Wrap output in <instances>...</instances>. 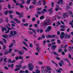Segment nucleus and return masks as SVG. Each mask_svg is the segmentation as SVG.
<instances>
[{
    "instance_id": "nucleus-51",
    "label": "nucleus",
    "mask_w": 73,
    "mask_h": 73,
    "mask_svg": "<svg viewBox=\"0 0 73 73\" xmlns=\"http://www.w3.org/2000/svg\"><path fill=\"white\" fill-rule=\"evenodd\" d=\"M5 48H6V46L5 45H3V49H5Z\"/></svg>"
},
{
    "instance_id": "nucleus-33",
    "label": "nucleus",
    "mask_w": 73,
    "mask_h": 73,
    "mask_svg": "<svg viewBox=\"0 0 73 73\" xmlns=\"http://www.w3.org/2000/svg\"><path fill=\"white\" fill-rule=\"evenodd\" d=\"M18 58L19 59H23V58L20 55L19 56V57H18Z\"/></svg>"
},
{
    "instance_id": "nucleus-9",
    "label": "nucleus",
    "mask_w": 73,
    "mask_h": 73,
    "mask_svg": "<svg viewBox=\"0 0 73 73\" xmlns=\"http://www.w3.org/2000/svg\"><path fill=\"white\" fill-rule=\"evenodd\" d=\"M14 20L16 23H18V24H20V23H21V21L19 20L17 18H15Z\"/></svg>"
},
{
    "instance_id": "nucleus-35",
    "label": "nucleus",
    "mask_w": 73,
    "mask_h": 73,
    "mask_svg": "<svg viewBox=\"0 0 73 73\" xmlns=\"http://www.w3.org/2000/svg\"><path fill=\"white\" fill-rule=\"evenodd\" d=\"M42 37L40 36L38 37V40H42Z\"/></svg>"
},
{
    "instance_id": "nucleus-63",
    "label": "nucleus",
    "mask_w": 73,
    "mask_h": 73,
    "mask_svg": "<svg viewBox=\"0 0 73 73\" xmlns=\"http://www.w3.org/2000/svg\"><path fill=\"white\" fill-rule=\"evenodd\" d=\"M8 11H5V15H7V14H8Z\"/></svg>"
},
{
    "instance_id": "nucleus-30",
    "label": "nucleus",
    "mask_w": 73,
    "mask_h": 73,
    "mask_svg": "<svg viewBox=\"0 0 73 73\" xmlns=\"http://www.w3.org/2000/svg\"><path fill=\"white\" fill-rule=\"evenodd\" d=\"M60 28H62L63 29H64V28L65 27V25H61L60 26Z\"/></svg>"
},
{
    "instance_id": "nucleus-27",
    "label": "nucleus",
    "mask_w": 73,
    "mask_h": 73,
    "mask_svg": "<svg viewBox=\"0 0 73 73\" xmlns=\"http://www.w3.org/2000/svg\"><path fill=\"white\" fill-rule=\"evenodd\" d=\"M23 25L25 27H27V26H28L29 25L28 23H26L24 24H23Z\"/></svg>"
},
{
    "instance_id": "nucleus-52",
    "label": "nucleus",
    "mask_w": 73,
    "mask_h": 73,
    "mask_svg": "<svg viewBox=\"0 0 73 73\" xmlns=\"http://www.w3.org/2000/svg\"><path fill=\"white\" fill-rule=\"evenodd\" d=\"M34 27H36V28H37L38 27V25L36 24H34Z\"/></svg>"
},
{
    "instance_id": "nucleus-2",
    "label": "nucleus",
    "mask_w": 73,
    "mask_h": 73,
    "mask_svg": "<svg viewBox=\"0 0 73 73\" xmlns=\"http://www.w3.org/2000/svg\"><path fill=\"white\" fill-rule=\"evenodd\" d=\"M50 21V20H48L46 21H44L43 23V24H42V27H46L48 26V25H49V22Z\"/></svg>"
},
{
    "instance_id": "nucleus-36",
    "label": "nucleus",
    "mask_w": 73,
    "mask_h": 73,
    "mask_svg": "<svg viewBox=\"0 0 73 73\" xmlns=\"http://www.w3.org/2000/svg\"><path fill=\"white\" fill-rule=\"evenodd\" d=\"M16 13L17 15H21V14L19 13V12L16 11Z\"/></svg>"
},
{
    "instance_id": "nucleus-12",
    "label": "nucleus",
    "mask_w": 73,
    "mask_h": 73,
    "mask_svg": "<svg viewBox=\"0 0 73 73\" xmlns=\"http://www.w3.org/2000/svg\"><path fill=\"white\" fill-rule=\"evenodd\" d=\"M28 29L29 30H31V31H33V32H34V33L36 34V30H35L33 29H31V28H29Z\"/></svg>"
},
{
    "instance_id": "nucleus-47",
    "label": "nucleus",
    "mask_w": 73,
    "mask_h": 73,
    "mask_svg": "<svg viewBox=\"0 0 73 73\" xmlns=\"http://www.w3.org/2000/svg\"><path fill=\"white\" fill-rule=\"evenodd\" d=\"M64 50L65 52V53H66L67 52V49L66 48H64Z\"/></svg>"
},
{
    "instance_id": "nucleus-37",
    "label": "nucleus",
    "mask_w": 73,
    "mask_h": 73,
    "mask_svg": "<svg viewBox=\"0 0 73 73\" xmlns=\"http://www.w3.org/2000/svg\"><path fill=\"white\" fill-rule=\"evenodd\" d=\"M68 33H66L65 35V38H66L68 37Z\"/></svg>"
},
{
    "instance_id": "nucleus-49",
    "label": "nucleus",
    "mask_w": 73,
    "mask_h": 73,
    "mask_svg": "<svg viewBox=\"0 0 73 73\" xmlns=\"http://www.w3.org/2000/svg\"><path fill=\"white\" fill-rule=\"evenodd\" d=\"M58 52L59 53H60V52H62V50L60 48L58 50Z\"/></svg>"
},
{
    "instance_id": "nucleus-23",
    "label": "nucleus",
    "mask_w": 73,
    "mask_h": 73,
    "mask_svg": "<svg viewBox=\"0 0 73 73\" xmlns=\"http://www.w3.org/2000/svg\"><path fill=\"white\" fill-rule=\"evenodd\" d=\"M35 73H40V71L38 70H36L35 71Z\"/></svg>"
},
{
    "instance_id": "nucleus-4",
    "label": "nucleus",
    "mask_w": 73,
    "mask_h": 73,
    "mask_svg": "<svg viewBox=\"0 0 73 73\" xmlns=\"http://www.w3.org/2000/svg\"><path fill=\"white\" fill-rule=\"evenodd\" d=\"M46 37L47 38H54L55 37V35H53L52 36L51 35H45Z\"/></svg>"
},
{
    "instance_id": "nucleus-16",
    "label": "nucleus",
    "mask_w": 73,
    "mask_h": 73,
    "mask_svg": "<svg viewBox=\"0 0 73 73\" xmlns=\"http://www.w3.org/2000/svg\"><path fill=\"white\" fill-rule=\"evenodd\" d=\"M17 52L19 54H20L21 55L23 54V53L21 51H18Z\"/></svg>"
},
{
    "instance_id": "nucleus-3",
    "label": "nucleus",
    "mask_w": 73,
    "mask_h": 73,
    "mask_svg": "<svg viewBox=\"0 0 73 73\" xmlns=\"http://www.w3.org/2000/svg\"><path fill=\"white\" fill-rule=\"evenodd\" d=\"M28 67L29 68V70L31 71L32 70H33V67H34V66L31 63H30L29 64Z\"/></svg>"
},
{
    "instance_id": "nucleus-8",
    "label": "nucleus",
    "mask_w": 73,
    "mask_h": 73,
    "mask_svg": "<svg viewBox=\"0 0 73 73\" xmlns=\"http://www.w3.org/2000/svg\"><path fill=\"white\" fill-rule=\"evenodd\" d=\"M57 48V46L55 45H53L51 47L52 49H53V50L54 51L55 50V49Z\"/></svg>"
},
{
    "instance_id": "nucleus-7",
    "label": "nucleus",
    "mask_w": 73,
    "mask_h": 73,
    "mask_svg": "<svg viewBox=\"0 0 73 73\" xmlns=\"http://www.w3.org/2000/svg\"><path fill=\"white\" fill-rule=\"evenodd\" d=\"M65 36V33L63 32H62L60 36V38L61 39L64 38Z\"/></svg>"
},
{
    "instance_id": "nucleus-59",
    "label": "nucleus",
    "mask_w": 73,
    "mask_h": 73,
    "mask_svg": "<svg viewBox=\"0 0 73 73\" xmlns=\"http://www.w3.org/2000/svg\"><path fill=\"white\" fill-rule=\"evenodd\" d=\"M43 11L45 12H47V10L45 9H43Z\"/></svg>"
},
{
    "instance_id": "nucleus-10",
    "label": "nucleus",
    "mask_w": 73,
    "mask_h": 73,
    "mask_svg": "<svg viewBox=\"0 0 73 73\" xmlns=\"http://www.w3.org/2000/svg\"><path fill=\"white\" fill-rule=\"evenodd\" d=\"M36 51H37L38 53H40V51L41 50V48H40V46H38L36 48Z\"/></svg>"
},
{
    "instance_id": "nucleus-28",
    "label": "nucleus",
    "mask_w": 73,
    "mask_h": 73,
    "mask_svg": "<svg viewBox=\"0 0 73 73\" xmlns=\"http://www.w3.org/2000/svg\"><path fill=\"white\" fill-rule=\"evenodd\" d=\"M64 61H65V60H66V61H67V62H69V59L67 58H66L65 59H64Z\"/></svg>"
},
{
    "instance_id": "nucleus-5",
    "label": "nucleus",
    "mask_w": 73,
    "mask_h": 73,
    "mask_svg": "<svg viewBox=\"0 0 73 73\" xmlns=\"http://www.w3.org/2000/svg\"><path fill=\"white\" fill-rule=\"evenodd\" d=\"M16 67L17 68H16L14 70L15 72H16L17 71H18V70H20V68H22V66L21 65H17L16 66Z\"/></svg>"
},
{
    "instance_id": "nucleus-15",
    "label": "nucleus",
    "mask_w": 73,
    "mask_h": 73,
    "mask_svg": "<svg viewBox=\"0 0 73 73\" xmlns=\"http://www.w3.org/2000/svg\"><path fill=\"white\" fill-rule=\"evenodd\" d=\"M2 32H4V31L5 30V31H7V29L5 27H2Z\"/></svg>"
},
{
    "instance_id": "nucleus-43",
    "label": "nucleus",
    "mask_w": 73,
    "mask_h": 73,
    "mask_svg": "<svg viewBox=\"0 0 73 73\" xmlns=\"http://www.w3.org/2000/svg\"><path fill=\"white\" fill-rule=\"evenodd\" d=\"M29 46L30 48H32V47H33V44H32L30 43V44Z\"/></svg>"
},
{
    "instance_id": "nucleus-26",
    "label": "nucleus",
    "mask_w": 73,
    "mask_h": 73,
    "mask_svg": "<svg viewBox=\"0 0 73 73\" xmlns=\"http://www.w3.org/2000/svg\"><path fill=\"white\" fill-rule=\"evenodd\" d=\"M30 3H31V2H30V0H28L26 1V4H30Z\"/></svg>"
},
{
    "instance_id": "nucleus-54",
    "label": "nucleus",
    "mask_w": 73,
    "mask_h": 73,
    "mask_svg": "<svg viewBox=\"0 0 73 73\" xmlns=\"http://www.w3.org/2000/svg\"><path fill=\"white\" fill-rule=\"evenodd\" d=\"M37 10V11H39L40 10H42V9H41V8H40L39 9L38 8Z\"/></svg>"
},
{
    "instance_id": "nucleus-21",
    "label": "nucleus",
    "mask_w": 73,
    "mask_h": 73,
    "mask_svg": "<svg viewBox=\"0 0 73 73\" xmlns=\"http://www.w3.org/2000/svg\"><path fill=\"white\" fill-rule=\"evenodd\" d=\"M3 41L5 44H7V40L6 39H4V38H3Z\"/></svg>"
},
{
    "instance_id": "nucleus-19",
    "label": "nucleus",
    "mask_w": 73,
    "mask_h": 73,
    "mask_svg": "<svg viewBox=\"0 0 73 73\" xmlns=\"http://www.w3.org/2000/svg\"><path fill=\"white\" fill-rule=\"evenodd\" d=\"M41 3V0H39V2H37V5H41V4L40 3Z\"/></svg>"
},
{
    "instance_id": "nucleus-46",
    "label": "nucleus",
    "mask_w": 73,
    "mask_h": 73,
    "mask_svg": "<svg viewBox=\"0 0 73 73\" xmlns=\"http://www.w3.org/2000/svg\"><path fill=\"white\" fill-rule=\"evenodd\" d=\"M38 62V64H40V65H42V62Z\"/></svg>"
},
{
    "instance_id": "nucleus-44",
    "label": "nucleus",
    "mask_w": 73,
    "mask_h": 73,
    "mask_svg": "<svg viewBox=\"0 0 73 73\" xmlns=\"http://www.w3.org/2000/svg\"><path fill=\"white\" fill-rule=\"evenodd\" d=\"M57 41L58 44H61V41H60V40H59V39H57Z\"/></svg>"
},
{
    "instance_id": "nucleus-39",
    "label": "nucleus",
    "mask_w": 73,
    "mask_h": 73,
    "mask_svg": "<svg viewBox=\"0 0 73 73\" xmlns=\"http://www.w3.org/2000/svg\"><path fill=\"white\" fill-rule=\"evenodd\" d=\"M35 20H36V18L35 17H33L32 18V21H35Z\"/></svg>"
},
{
    "instance_id": "nucleus-42",
    "label": "nucleus",
    "mask_w": 73,
    "mask_h": 73,
    "mask_svg": "<svg viewBox=\"0 0 73 73\" xmlns=\"http://www.w3.org/2000/svg\"><path fill=\"white\" fill-rule=\"evenodd\" d=\"M47 69L48 70H51V68H49V66L47 67Z\"/></svg>"
},
{
    "instance_id": "nucleus-6",
    "label": "nucleus",
    "mask_w": 73,
    "mask_h": 73,
    "mask_svg": "<svg viewBox=\"0 0 73 73\" xmlns=\"http://www.w3.org/2000/svg\"><path fill=\"white\" fill-rule=\"evenodd\" d=\"M51 29H52V27L50 26H48L47 27V29L45 30V32H50Z\"/></svg>"
},
{
    "instance_id": "nucleus-40",
    "label": "nucleus",
    "mask_w": 73,
    "mask_h": 73,
    "mask_svg": "<svg viewBox=\"0 0 73 73\" xmlns=\"http://www.w3.org/2000/svg\"><path fill=\"white\" fill-rule=\"evenodd\" d=\"M11 5L10 4H8V8H9V9H11Z\"/></svg>"
},
{
    "instance_id": "nucleus-34",
    "label": "nucleus",
    "mask_w": 73,
    "mask_h": 73,
    "mask_svg": "<svg viewBox=\"0 0 73 73\" xmlns=\"http://www.w3.org/2000/svg\"><path fill=\"white\" fill-rule=\"evenodd\" d=\"M46 40H44L43 42V45H45V43H46Z\"/></svg>"
},
{
    "instance_id": "nucleus-55",
    "label": "nucleus",
    "mask_w": 73,
    "mask_h": 73,
    "mask_svg": "<svg viewBox=\"0 0 73 73\" xmlns=\"http://www.w3.org/2000/svg\"><path fill=\"white\" fill-rule=\"evenodd\" d=\"M13 15H9V17H10L11 19H12L13 18Z\"/></svg>"
},
{
    "instance_id": "nucleus-50",
    "label": "nucleus",
    "mask_w": 73,
    "mask_h": 73,
    "mask_svg": "<svg viewBox=\"0 0 73 73\" xmlns=\"http://www.w3.org/2000/svg\"><path fill=\"white\" fill-rule=\"evenodd\" d=\"M68 57L69 58H72V56H71V55H70V54H68Z\"/></svg>"
},
{
    "instance_id": "nucleus-1",
    "label": "nucleus",
    "mask_w": 73,
    "mask_h": 73,
    "mask_svg": "<svg viewBox=\"0 0 73 73\" xmlns=\"http://www.w3.org/2000/svg\"><path fill=\"white\" fill-rule=\"evenodd\" d=\"M17 33V32L15 31H11L10 32V34L9 35V37H11L12 36H14L15 35H16Z\"/></svg>"
},
{
    "instance_id": "nucleus-20",
    "label": "nucleus",
    "mask_w": 73,
    "mask_h": 73,
    "mask_svg": "<svg viewBox=\"0 0 73 73\" xmlns=\"http://www.w3.org/2000/svg\"><path fill=\"white\" fill-rule=\"evenodd\" d=\"M22 42L23 44L25 45V46H27V47H28V45L27 44V43H26L25 42Z\"/></svg>"
},
{
    "instance_id": "nucleus-64",
    "label": "nucleus",
    "mask_w": 73,
    "mask_h": 73,
    "mask_svg": "<svg viewBox=\"0 0 73 73\" xmlns=\"http://www.w3.org/2000/svg\"><path fill=\"white\" fill-rule=\"evenodd\" d=\"M62 55H64L65 54V52L64 51H62Z\"/></svg>"
},
{
    "instance_id": "nucleus-31",
    "label": "nucleus",
    "mask_w": 73,
    "mask_h": 73,
    "mask_svg": "<svg viewBox=\"0 0 73 73\" xmlns=\"http://www.w3.org/2000/svg\"><path fill=\"white\" fill-rule=\"evenodd\" d=\"M41 72L42 73H45V70L42 69L41 70Z\"/></svg>"
},
{
    "instance_id": "nucleus-17",
    "label": "nucleus",
    "mask_w": 73,
    "mask_h": 73,
    "mask_svg": "<svg viewBox=\"0 0 73 73\" xmlns=\"http://www.w3.org/2000/svg\"><path fill=\"white\" fill-rule=\"evenodd\" d=\"M9 51H8V53H11V52H12V48H9Z\"/></svg>"
},
{
    "instance_id": "nucleus-14",
    "label": "nucleus",
    "mask_w": 73,
    "mask_h": 73,
    "mask_svg": "<svg viewBox=\"0 0 73 73\" xmlns=\"http://www.w3.org/2000/svg\"><path fill=\"white\" fill-rule=\"evenodd\" d=\"M52 53H53L54 54H55V55H57V56H58L59 55L58 54H57V53L56 52H54L53 51H52Z\"/></svg>"
},
{
    "instance_id": "nucleus-24",
    "label": "nucleus",
    "mask_w": 73,
    "mask_h": 73,
    "mask_svg": "<svg viewBox=\"0 0 73 73\" xmlns=\"http://www.w3.org/2000/svg\"><path fill=\"white\" fill-rule=\"evenodd\" d=\"M44 19V16L43 15H42L40 17V20H42Z\"/></svg>"
},
{
    "instance_id": "nucleus-57",
    "label": "nucleus",
    "mask_w": 73,
    "mask_h": 73,
    "mask_svg": "<svg viewBox=\"0 0 73 73\" xmlns=\"http://www.w3.org/2000/svg\"><path fill=\"white\" fill-rule=\"evenodd\" d=\"M11 29H13V30H15V29H16V28L13 27H11Z\"/></svg>"
},
{
    "instance_id": "nucleus-22",
    "label": "nucleus",
    "mask_w": 73,
    "mask_h": 73,
    "mask_svg": "<svg viewBox=\"0 0 73 73\" xmlns=\"http://www.w3.org/2000/svg\"><path fill=\"white\" fill-rule=\"evenodd\" d=\"M34 8V6H33V5H30L29 7V8H30V9H33V8Z\"/></svg>"
},
{
    "instance_id": "nucleus-25",
    "label": "nucleus",
    "mask_w": 73,
    "mask_h": 73,
    "mask_svg": "<svg viewBox=\"0 0 73 73\" xmlns=\"http://www.w3.org/2000/svg\"><path fill=\"white\" fill-rule=\"evenodd\" d=\"M63 14V18H66V17H65V16L66 15H67V13H64Z\"/></svg>"
},
{
    "instance_id": "nucleus-11",
    "label": "nucleus",
    "mask_w": 73,
    "mask_h": 73,
    "mask_svg": "<svg viewBox=\"0 0 73 73\" xmlns=\"http://www.w3.org/2000/svg\"><path fill=\"white\" fill-rule=\"evenodd\" d=\"M57 4H60V3L62 5L63 3V1L62 0H60L58 1V2L57 3Z\"/></svg>"
},
{
    "instance_id": "nucleus-48",
    "label": "nucleus",
    "mask_w": 73,
    "mask_h": 73,
    "mask_svg": "<svg viewBox=\"0 0 73 73\" xmlns=\"http://www.w3.org/2000/svg\"><path fill=\"white\" fill-rule=\"evenodd\" d=\"M11 61H12V60L11 59H9V60L8 63H11V62H12Z\"/></svg>"
},
{
    "instance_id": "nucleus-38",
    "label": "nucleus",
    "mask_w": 73,
    "mask_h": 73,
    "mask_svg": "<svg viewBox=\"0 0 73 73\" xmlns=\"http://www.w3.org/2000/svg\"><path fill=\"white\" fill-rule=\"evenodd\" d=\"M25 73V72L24 71H23L22 70H21L19 71V73Z\"/></svg>"
},
{
    "instance_id": "nucleus-13",
    "label": "nucleus",
    "mask_w": 73,
    "mask_h": 73,
    "mask_svg": "<svg viewBox=\"0 0 73 73\" xmlns=\"http://www.w3.org/2000/svg\"><path fill=\"white\" fill-rule=\"evenodd\" d=\"M2 37L5 38H6L8 37V35L7 34H5V35H2Z\"/></svg>"
},
{
    "instance_id": "nucleus-32",
    "label": "nucleus",
    "mask_w": 73,
    "mask_h": 73,
    "mask_svg": "<svg viewBox=\"0 0 73 73\" xmlns=\"http://www.w3.org/2000/svg\"><path fill=\"white\" fill-rule=\"evenodd\" d=\"M13 43H11L10 44V46H9V48H11V47H13Z\"/></svg>"
},
{
    "instance_id": "nucleus-29",
    "label": "nucleus",
    "mask_w": 73,
    "mask_h": 73,
    "mask_svg": "<svg viewBox=\"0 0 73 73\" xmlns=\"http://www.w3.org/2000/svg\"><path fill=\"white\" fill-rule=\"evenodd\" d=\"M34 2H32V4H34V5H35V4H36V0L35 1H33Z\"/></svg>"
},
{
    "instance_id": "nucleus-45",
    "label": "nucleus",
    "mask_w": 73,
    "mask_h": 73,
    "mask_svg": "<svg viewBox=\"0 0 73 73\" xmlns=\"http://www.w3.org/2000/svg\"><path fill=\"white\" fill-rule=\"evenodd\" d=\"M59 65L61 67L62 66V64L61 63V62H59Z\"/></svg>"
},
{
    "instance_id": "nucleus-58",
    "label": "nucleus",
    "mask_w": 73,
    "mask_h": 73,
    "mask_svg": "<svg viewBox=\"0 0 73 73\" xmlns=\"http://www.w3.org/2000/svg\"><path fill=\"white\" fill-rule=\"evenodd\" d=\"M19 59V56H16L15 57V60H17Z\"/></svg>"
},
{
    "instance_id": "nucleus-61",
    "label": "nucleus",
    "mask_w": 73,
    "mask_h": 73,
    "mask_svg": "<svg viewBox=\"0 0 73 73\" xmlns=\"http://www.w3.org/2000/svg\"><path fill=\"white\" fill-rule=\"evenodd\" d=\"M69 12L70 15H72V14H73V13H72V11H69Z\"/></svg>"
},
{
    "instance_id": "nucleus-53",
    "label": "nucleus",
    "mask_w": 73,
    "mask_h": 73,
    "mask_svg": "<svg viewBox=\"0 0 73 73\" xmlns=\"http://www.w3.org/2000/svg\"><path fill=\"white\" fill-rule=\"evenodd\" d=\"M6 21L7 23H8V18L7 17H6Z\"/></svg>"
},
{
    "instance_id": "nucleus-41",
    "label": "nucleus",
    "mask_w": 73,
    "mask_h": 73,
    "mask_svg": "<svg viewBox=\"0 0 73 73\" xmlns=\"http://www.w3.org/2000/svg\"><path fill=\"white\" fill-rule=\"evenodd\" d=\"M13 13V11H9V15H10V14L11 13Z\"/></svg>"
},
{
    "instance_id": "nucleus-60",
    "label": "nucleus",
    "mask_w": 73,
    "mask_h": 73,
    "mask_svg": "<svg viewBox=\"0 0 73 73\" xmlns=\"http://www.w3.org/2000/svg\"><path fill=\"white\" fill-rule=\"evenodd\" d=\"M57 34L58 35H60V31H58L57 32Z\"/></svg>"
},
{
    "instance_id": "nucleus-56",
    "label": "nucleus",
    "mask_w": 73,
    "mask_h": 73,
    "mask_svg": "<svg viewBox=\"0 0 73 73\" xmlns=\"http://www.w3.org/2000/svg\"><path fill=\"white\" fill-rule=\"evenodd\" d=\"M8 52H4V54L5 55H7V54H8Z\"/></svg>"
},
{
    "instance_id": "nucleus-18",
    "label": "nucleus",
    "mask_w": 73,
    "mask_h": 73,
    "mask_svg": "<svg viewBox=\"0 0 73 73\" xmlns=\"http://www.w3.org/2000/svg\"><path fill=\"white\" fill-rule=\"evenodd\" d=\"M19 6L21 8H24V6L23 5V4H19Z\"/></svg>"
},
{
    "instance_id": "nucleus-62",
    "label": "nucleus",
    "mask_w": 73,
    "mask_h": 73,
    "mask_svg": "<svg viewBox=\"0 0 73 73\" xmlns=\"http://www.w3.org/2000/svg\"><path fill=\"white\" fill-rule=\"evenodd\" d=\"M60 31H65V29H60Z\"/></svg>"
}]
</instances>
